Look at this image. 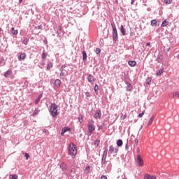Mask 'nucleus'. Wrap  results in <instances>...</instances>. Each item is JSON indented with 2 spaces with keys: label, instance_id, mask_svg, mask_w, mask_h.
Instances as JSON below:
<instances>
[{
  "label": "nucleus",
  "instance_id": "052dcab7",
  "mask_svg": "<svg viewBox=\"0 0 179 179\" xmlns=\"http://www.w3.org/2000/svg\"><path fill=\"white\" fill-rule=\"evenodd\" d=\"M42 65H44V63H42Z\"/></svg>",
  "mask_w": 179,
  "mask_h": 179
},
{
  "label": "nucleus",
  "instance_id": "393cba45",
  "mask_svg": "<svg viewBox=\"0 0 179 179\" xmlns=\"http://www.w3.org/2000/svg\"><path fill=\"white\" fill-rule=\"evenodd\" d=\"M52 66H53L52 62H48L47 64V69L50 70L51 69V68H52Z\"/></svg>",
  "mask_w": 179,
  "mask_h": 179
},
{
  "label": "nucleus",
  "instance_id": "37998d69",
  "mask_svg": "<svg viewBox=\"0 0 179 179\" xmlns=\"http://www.w3.org/2000/svg\"><path fill=\"white\" fill-rule=\"evenodd\" d=\"M85 96H86V97H91L92 94H90V92H85Z\"/></svg>",
  "mask_w": 179,
  "mask_h": 179
},
{
  "label": "nucleus",
  "instance_id": "5701e85b",
  "mask_svg": "<svg viewBox=\"0 0 179 179\" xmlns=\"http://www.w3.org/2000/svg\"><path fill=\"white\" fill-rule=\"evenodd\" d=\"M11 33L13 34V36H16L18 33L17 29H15L14 27L11 28Z\"/></svg>",
  "mask_w": 179,
  "mask_h": 179
},
{
  "label": "nucleus",
  "instance_id": "3c124183",
  "mask_svg": "<svg viewBox=\"0 0 179 179\" xmlns=\"http://www.w3.org/2000/svg\"><path fill=\"white\" fill-rule=\"evenodd\" d=\"M125 118H127V114H124V115L122 116V120H125Z\"/></svg>",
  "mask_w": 179,
  "mask_h": 179
},
{
  "label": "nucleus",
  "instance_id": "bf43d9fd",
  "mask_svg": "<svg viewBox=\"0 0 179 179\" xmlns=\"http://www.w3.org/2000/svg\"><path fill=\"white\" fill-rule=\"evenodd\" d=\"M178 58H179V55H178Z\"/></svg>",
  "mask_w": 179,
  "mask_h": 179
},
{
  "label": "nucleus",
  "instance_id": "f03ea898",
  "mask_svg": "<svg viewBox=\"0 0 179 179\" xmlns=\"http://www.w3.org/2000/svg\"><path fill=\"white\" fill-rule=\"evenodd\" d=\"M68 153L73 159L76 157V153H78V150H76V145L73 144V143H70L69 146Z\"/></svg>",
  "mask_w": 179,
  "mask_h": 179
},
{
  "label": "nucleus",
  "instance_id": "0eeeda50",
  "mask_svg": "<svg viewBox=\"0 0 179 179\" xmlns=\"http://www.w3.org/2000/svg\"><path fill=\"white\" fill-rule=\"evenodd\" d=\"M86 79L87 82H89V83H91L92 85H93V83L96 82V78H94V76H93V75L92 74H88Z\"/></svg>",
  "mask_w": 179,
  "mask_h": 179
},
{
  "label": "nucleus",
  "instance_id": "4be33fe9",
  "mask_svg": "<svg viewBox=\"0 0 179 179\" xmlns=\"http://www.w3.org/2000/svg\"><path fill=\"white\" fill-rule=\"evenodd\" d=\"M168 24H169V21H167V20H165L162 22L161 24V27H166V26H167Z\"/></svg>",
  "mask_w": 179,
  "mask_h": 179
},
{
  "label": "nucleus",
  "instance_id": "423d86ee",
  "mask_svg": "<svg viewBox=\"0 0 179 179\" xmlns=\"http://www.w3.org/2000/svg\"><path fill=\"white\" fill-rule=\"evenodd\" d=\"M102 169H105V171L106 173H110V171H111V162L108 161V162H106V164H105L104 166H101Z\"/></svg>",
  "mask_w": 179,
  "mask_h": 179
},
{
  "label": "nucleus",
  "instance_id": "4468645a",
  "mask_svg": "<svg viewBox=\"0 0 179 179\" xmlns=\"http://www.w3.org/2000/svg\"><path fill=\"white\" fill-rule=\"evenodd\" d=\"M120 32L122 36H127V31L125 30V28H124V25L120 26Z\"/></svg>",
  "mask_w": 179,
  "mask_h": 179
},
{
  "label": "nucleus",
  "instance_id": "39448f33",
  "mask_svg": "<svg viewBox=\"0 0 179 179\" xmlns=\"http://www.w3.org/2000/svg\"><path fill=\"white\" fill-rule=\"evenodd\" d=\"M118 150H119V148L117 146L115 147H114L113 145L109 146V153H110V155H113V156H117V154L118 153Z\"/></svg>",
  "mask_w": 179,
  "mask_h": 179
},
{
  "label": "nucleus",
  "instance_id": "4c0bfd02",
  "mask_svg": "<svg viewBox=\"0 0 179 179\" xmlns=\"http://www.w3.org/2000/svg\"><path fill=\"white\" fill-rule=\"evenodd\" d=\"M85 171H86V174H87V173L90 171V166H87L85 167Z\"/></svg>",
  "mask_w": 179,
  "mask_h": 179
},
{
  "label": "nucleus",
  "instance_id": "b1692460",
  "mask_svg": "<svg viewBox=\"0 0 179 179\" xmlns=\"http://www.w3.org/2000/svg\"><path fill=\"white\" fill-rule=\"evenodd\" d=\"M41 97H43V94H41L37 99L35 101V104H37L38 103H40V101L41 100Z\"/></svg>",
  "mask_w": 179,
  "mask_h": 179
},
{
  "label": "nucleus",
  "instance_id": "c85d7f7f",
  "mask_svg": "<svg viewBox=\"0 0 179 179\" xmlns=\"http://www.w3.org/2000/svg\"><path fill=\"white\" fill-rule=\"evenodd\" d=\"M151 26H157V20H151Z\"/></svg>",
  "mask_w": 179,
  "mask_h": 179
},
{
  "label": "nucleus",
  "instance_id": "2eb2a0df",
  "mask_svg": "<svg viewBox=\"0 0 179 179\" xmlns=\"http://www.w3.org/2000/svg\"><path fill=\"white\" fill-rule=\"evenodd\" d=\"M18 59L19 61H23L24 59H26V53H21L18 57Z\"/></svg>",
  "mask_w": 179,
  "mask_h": 179
},
{
  "label": "nucleus",
  "instance_id": "9b49d317",
  "mask_svg": "<svg viewBox=\"0 0 179 179\" xmlns=\"http://www.w3.org/2000/svg\"><path fill=\"white\" fill-rule=\"evenodd\" d=\"M107 159V157L102 155V158H101V167H104L106 166V164H107V162H108L109 161L106 160Z\"/></svg>",
  "mask_w": 179,
  "mask_h": 179
},
{
  "label": "nucleus",
  "instance_id": "f257e3e1",
  "mask_svg": "<svg viewBox=\"0 0 179 179\" xmlns=\"http://www.w3.org/2000/svg\"><path fill=\"white\" fill-rule=\"evenodd\" d=\"M69 66V64H64L62 65L60 69V73H59V78L62 80H64L66 76H67V75H69V72L70 73H72V68H71L70 69L68 68Z\"/></svg>",
  "mask_w": 179,
  "mask_h": 179
},
{
  "label": "nucleus",
  "instance_id": "6ab92c4d",
  "mask_svg": "<svg viewBox=\"0 0 179 179\" xmlns=\"http://www.w3.org/2000/svg\"><path fill=\"white\" fill-rule=\"evenodd\" d=\"M163 72H164V69L157 70V73H156L157 76H161L162 73H163Z\"/></svg>",
  "mask_w": 179,
  "mask_h": 179
},
{
  "label": "nucleus",
  "instance_id": "a878e982",
  "mask_svg": "<svg viewBox=\"0 0 179 179\" xmlns=\"http://www.w3.org/2000/svg\"><path fill=\"white\" fill-rule=\"evenodd\" d=\"M47 55H48V54L45 52V50H43L42 53V59H45V58H47Z\"/></svg>",
  "mask_w": 179,
  "mask_h": 179
},
{
  "label": "nucleus",
  "instance_id": "1a4fd4ad",
  "mask_svg": "<svg viewBox=\"0 0 179 179\" xmlns=\"http://www.w3.org/2000/svg\"><path fill=\"white\" fill-rule=\"evenodd\" d=\"M136 162L138 166H143V159H142V157H141V155H137Z\"/></svg>",
  "mask_w": 179,
  "mask_h": 179
},
{
  "label": "nucleus",
  "instance_id": "ea45409f",
  "mask_svg": "<svg viewBox=\"0 0 179 179\" xmlns=\"http://www.w3.org/2000/svg\"><path fill=\"white\" fill-rule=\"evenodd\" d=\"M145 114V110H143L141 113L138 114V118H142Z\"/></svg>",
  "mask_w": 179,
  "mask_h": 179
},
{
  "label": "nucleus",
  "instance_id": "49530a36",
  "mask_svg": "<svg viewBox=\"0 0 179 179\" xmlns=\"http://www.w3.org/2000/svg\"><path fill=\"white\" fill-rule=\"evenodd\" d=\"M134 142H135L136 145H138V143H139V140H138V138H136L134 140Z\"/></svg>",
  "mask_w": 179,
  "mask_h": 179
},
{
  "label": "nucleus",
  "instance_id": "8fccbe9b",
  "mask_svg": "<svg viewBox=\"0 0 179 179\" xmlns=\"http://www.w3.org/2000/svg\"><path fill=\"white\" fill-rule=\"evenodd\" d=\"M101 179H107V176H102Z\"/></svg>",
  "mask_w": 179,
  "mask_h": 179
},
{
  "label": "nucleus",
  "instance_id": "a211bd4d",
  "mask_svg": "<svg viewBox=\"0 0 179 179\" xmlns=\"http://www.w3.org/2000/svg\"><path fill=\"white\" fill-rule=\"evenodd\" d=\"M67 131H71V129L69 127H64L62 129L61 135L64 136V134H65Z\"/></svg>",
  "mask_w": 179,
  "mask_h": 179
},
{
  "label": "nucleus",
  "instance_id": "c9c22d12",
  "mask_svg": "<svg viewBox=\"0 0 179 179\" xmlns=\"http://www.w3.org/2000/svg\"><path fill=\"white\" fill-rule=\"evenodd\" d=\"M173 2V0H164V3L167 5H170Z\"/></svg>",
  "mask_w": 179,
  "mask_h": 179
},
{
  "label": "nucleus",
  "instance_id": "473e14b6",
  "mask_svg": "<svg viewBox=\"0 0 179 179\" xmlns=\"http://www.w3.org/2000/svg\"><path fill=\"white\" fill-rule=\"evenodd\" d=\"M37 114H38V108H36L34 113H33L34 117L37 115Z\"/></svg>",
  "mask_w": 179,
  "mask_h": 179
},
{
  "label": "nucleus",
  "instance_id": "680f3d73",
  "mask_svg": "<svg viewBox=\"0 0 179 179\" xmlns=\"http://www.w3.org/2000/svg\"><path fill=\"white\" fill-rule=\"evenodd\" d=\"M0 31H1V28H0Z\"/></svg>",
  "mask_w": 179,
  "mask_h": 179
},
{
  "label": "nucleus",
  "instance_id": "79ce46f5",
  "mask_svg": "<svg viewBox=\"0 0 179 179\" xmlns=\"http://www.w3.org/2000/svg\"><path fill=\"white\" fill-rule=\"evenodd\" d=\"M94 145H96V146H99V145H100V140H96L94 141Z\"/></svg>",
  "mask_w": 179,
  "mask_h": 179
},
{
  "label": "nucleus",
  "instance_id": "a18cd8bd",
  "mask_svg": "<svg viewBox=\"0 0 179 179\" xmlns=\"http://www.w3.org/2000/svg\"><path fill=\"white\" fill-rule=\"evenodd\" d=\"M144 179H150V175H145V176H144Z\"/></svg>",
  "mask_w": 179,
  "mask_h": 179
},
{
  "label": "nucleus",
  "instance_id": "864d4df0",
  "mask_svg": "<svg viewBox=\"0 0 179 179\" xmlns=\"http://www.w3.org/2000/svg\"><path fill=\"white\" fill-rule=\"evenodd\" d=\"M145 45H146L147 47H150V43H147Z\"/></svg>",
  "mask_w": 179,
  "mask_h": 179
},
{
  "label": "nucleus",
  "instance_id": "c756f323",
  "mask_svg": "<svg viewBox=\"0 0 179 179\" xmlns=\"http://www.w3.org/2000/svg\"><path fill=\"white\" fill-rule=\"evenodd\" d=\"M110 24L113 30H117V27L115 26V23L114 22H112Z\"/></svg>",
  "mask_w": 179,
  "mask_h": 179
},
{
  "label": "nucleus",
  "instance_id": "09e8293b",
  "mask_svg": "<svg viewBox=\"0 0 179 179\" xmlns=\"http://www.w3.org/2000/svg\"><path fill=\"white\" fill-rule=\"evenodd\" d=\"M125 149H126V150H128V141L126 143Z\"/></svg>",
  "mask_w": 179,
  "mask_h": 179
},
{
  "label": "nucleus",
  "instance_id": "6e6552de",
  "mask_svg": "<svg viewBox=\"0 0 179 179\" xmlns=\"http://www.w3.org/2000/svg\"><path fill=\"white\" fill-rule=\"evenodd\" d=\"M94 120H100L101 118V110L97 109L94 114Z\"/></svg>",
  "mask_w": 179,
  "mask_h": 179
},
{
  "label": "nucleus",
  "instance_id": "f704fd0d",
  "mask_svg": "<svg viewBox=\"0 0 179 179\" xmlns=\"http://www.w3.org/2000/svg\"><path fill=\"white\" fill-rule=\"evenodd\" d=\"M95 52L97 55H99V54H100V52H101V50L99 48H96Z\"/></svg>",
  "mask_w": 179,
  "mask_h": 179
},
{
  "label": "nucleus",
  "instance_id": "f8f14e48",
  "mask_svg": "<svg viewBox=\"0 0 179 179\" xmlns=\"http://www.w3.org/2000/svg\"><path fill=\"white\" fill-rule=\"evenodd\" d=\"M59 167H60L61 170H62V171L64 173H65V171H66L68 170V166L64 162H62L60 164V166Z\"/></svg>",
  "mask_w": 179,
  "mask_h": 179
},
{
  "label": "nucleus",
  "instance_id": "7ed1b4c3",
  "mask_svg": "<svg viewBox=\"0 0 179 179\" xmlns=\"http://www.w3.org/2000/svg\"><path fill=\"white\" fill-rule=\"evenodd\" d=\"M49 111L50 113V115L55 118L57 115H58V106L55 103H52L50 106Z\"/></svg>",
  "mask_w": 179,
  "mask_h": 179
},
{
  "label": "nucleus",
  "instance_id": "a19ab883",
  "mask_svg": "<svg viewBox=\"0 0 179 179\" xmlns=\"http://www.w3.org/2000/svg\"><path fill=\"white\" fill-rule=\"evenodd\" d=\"M173 97H178L179 99V92H174Z\"/></svg>",
  "mask_w": 179,
  "mask_h": 179
},
{
  "label": "nucleus",
  "instance_id": "412c9836",
  "mask_svg": "<svg viewBox=\"0 0 179 179\" xmlns=\"http://www.w3.org/2000/svg\"><path fill=\"white\" fill-rule=\"evenodd\" d=\"M83 61L87 60V54L86 53V51H83Z\"/></svg>",
  "mask_w": 179,
  "mask_h": 179
},
{
  "label": "nucleus",
  "instance_id": "9d476101",
  "mask_svg": "<svg viewBox=\"0 0 179 179\" xmlns=\"http://www.w3.org/2000/svg\"><path fill=\"white\" fill-rule=\"evenodd\" d=\"M112 34L113 41H117L118 40V32L117 31V29L113 30Z\"/></svg>",
  "mask_w": 179,
  "mask_h": 179
},
{
  "label": "nucleus",
  "instance_id": "cd10ccee",
  "mask_svg": "<svg viewBox=\"0 0 179 179\" xmlns=\"http://www.w3.org/2000/svg\"><path fill=\"white\" fill-rule=\"evenodd\" d=\"M17 174H10L9 176V179H17Z\"/></svg>",
  "mask_w": 179,
  "mask_h": 179
},
{
  "label": "nucleus",
  "instance_id": "20e7f679",
  "mask_svg": "<svg viewBox=\"0 0 179 179\" xmlns=\"http://www.w3.org/2000/svg\"><path fill=\"white\" fill-rule=\"evenodd\" d=\"M94 131H96V126H94V121L90 120L88 122V133L90 134V135H92V134H93Z\"/></svg>",
  "mask_w": 179,
  "mask_h": 179
},
{
  "label": "nucleus",
  "instance_id": "aec40b11",
  "mask_svg": "<svg viewBox=\"0 0 179 179\" xmlns=\"http://www.w3.org/2000/svg\"><path fill=\"white\" fill-rule=\"evenodd\" d=\"M128 64L130 66H135L136 65V61H132V60H129L128 62Z\"/></svg>",
  "mask_w": 179,
  "mask_h": 179
},
{
  "label": "nucleus",
  "instance_id": "4d7b16f0",
  "mask_svg": "<svg viewBox=\"0 0 179 179\" xmlns=\"http://www.w3.org/2000/svg\"><path fill=\"white\" fill-rule=\"evenodd\" d=\"M0 64H2V62L0 60Z\"/></svg>",
  "mask_w": 179,
  "mask_h": 179
},
{
  "label": "nucleus",
  "instance_id": "603ef678",
  "mask_svg": "<svg viewBox=\"0 0 179 179\" xmlns=\"http://www.w3.org/2000/svg\"><path fill=\"white\" fill-rule=\"evenodd\" d=\"M150 179H156V176H150Z\"/></svg>",
  "mask_w": 179,
  "mask_h": 179
},
{
  "label": "nucleus",
  "instance_id": "de8ad7c7",
  "mask_svg": "<svg viewBox=\"0 0 179 179\" xmlns=\"http://www.w3.org/2000/svg\"><path fill=\"white\" fill-rule=\"evenodd\" d=\"M24 156L26 157V160H28V159H29V154L25 153Z\"/></svg>",
  "mask_w": 179,
  "mask_h": 179
},
{
  "label": "nucleus",
  "instance_id": "5fc2aeb1",
  "mask_svg": "<svg viewBox=\"0 0 179 179\" xmlns=\"http://www.w3.org/2000/svg\"><path fill=\"white\" fill-rule=\"evenodd\" d=\"M134 2H135V0H131V4L133 5Z\"/></svg>",
  "mask_w": 179,
  "mask_h": 179
},
{
  "label": "nucleus",
  "instance_id": "7c9ffc66",
  "mask_svg": "<svg viewBox=\"0 0 179 179\" xmlns=\"http://www.w3.org/2000/svg\"><path fill=\"white\" fill-rule=\"evenodd\" d=\"M154 120H155V116H152L150 120L148 121V125H150L152 122H153Z\"/></svg>",
  "mask_w": 179,
  "mask_h": 179
},
{
  "label": "nucleus",
  "instance_id": "6e6d98bb",
  "mask_svg": "<svg viewBox=\"0 0 179 179\" xmlns=\"http://www.w3.org/2000/svg\"><path fill=\"white\" fill-rule=\"evenodd\" d=\"M23 0H19V3H22V1Z\"/></svg>",
  "mask_w": 179,
  "mask_h": 179
},
{
  "label": "nucleus",
  "instance_id": "ddd939ff",
  "mask_svg": "<svg viewBox=\"0 0 179 179\" xmlns=\"http://www.w3.org/2000/svg\"><path fill=\"white\" fill-rule=\"evenodd\" d=\"M126 85H127V91L131 92V90H132L133 89L132 85H131V83H129V82H126Z\"/></svg>",
  "mask_w": 179,
  "mask_h": 179
},
{
  "label": "nucleus",
  "instance_id": "13d9d810",
  "mask_svg": "<svg viewBox=\"0 0 179 179\" xmlns=\"http://www.w3.org/2000/svg\"><path fill=\"white\" fill-rule=\"evenodd\" d=\"M100 41H103V39H101Z\"/></svg>",
  "mask_w": 179,
  "mask_h": 179
},
{
  "label": "nucleus",
  "instance_id": "dca6fc26",
  "mask_svg": "<svg viewBox=\"0 0 179 179\" xmlns=\"http://www.w3.org/2000/svg\"><path fill=\"white\" fill-rule=\"evenodd\" d=\"M12 76V71L8 70L4 73V78H9V76Z\"/></svg>",
  "mask_w": 179,
  "mask_h": 179
},
{
  "label": "nucleus",
  "instance_id": "f3484780",
  "mask_svg": "<svg viewBox=\"0 0 179 179\" xmlns=\"http://www.w3.org/2000/svg\"><path fill=\"white\" fill-rule=\"evenodd\" d=\"M55 86L56 87H59L61 86V80L56 79L55 81Z\"/></svg>",
  "mask_w": 179,
  "mask_h": 179
},
{
  "label": "nucleus",
  "instance_id": "e433bc0d",
  "mask_svg": "<svg viewBox=\"0 0 179 179\" xmlns=\"http://www.w3.org/2000/svg\"><path fill=\"white\" fill-rule=\"evenodd\" d=\"M78 120L80 124H82V122H83V116H80V117H78Z\"/></svg>",
  "mask_w": 179,
  "mask_h": 179
},
{
  "label": "nucleus",
  "instance_id": "c03bdc74",
  "mask_svg": "<svg viewBox=\"0 0 179 179\" xmlns=\"http://www.w3.org/2000/svg\"><path fill=\"white\" fill-rule=\"evenodd\" d=\"M108 150L107 149L104 150L103 151V155L102 156H105V157H107V153H108Z\"/></svg>",
  "mask_w": 179,
  "mask_h": 179
},
{
  "label": "nucleus",
  "instance_id": "72a5a7b5",
  "mask_svg": "<svg viewBox=\"0 0 179 179\" xmlns=\"http://www.w3.org/2000/svg\"><path fill=\"white\" fill-rule=\"evenodd\" d=\"M122 145V141L121 139L117 140V146H121Z\"/></svg>",
  "mask_w": 179,
  "mask_h": 179
},
{
  "label": "nucleus",
  "instance_id": "58836bf2",
  "mask_svg": "<svg viewBox=\"0 0 179 179\" xmlns=\"http://www.w3.org/2000/svg\"><path fill=\"white\" fill-rule=\"evenodd\" d=\"M94 92H96L99 91V85H98L97 84H96V85H94Z\"/></svg>",
  "mask_w": 179,
  "mask_h": 179
},
{
  "label": "nucleus",
  "instance_id": "bb28decb",
  "mask_svg": "<svg viewBox=\"0 0 179 179\" xmlns=\"http://www.w3.org/2000/svg\"><path fill=\"white\" fill-rule=\"evenodd\" d=\"M151 82H152V78L150 77L147 78V79L145 80L146 85H150Z\"/></svg>",
  "mask_w": 179,
  "mask_h": 179
},
{
  "label": "nucleus",
  "instance_id": "2f4dec72",
  "mask_svg": "<svg viewBox=\"0 0 179 179\" xmlns=\"http://www.w3.org/2000/svg\"><path fill=\"white\" fill-rule=\"evenodd\" d=\"M28 43H29V40L27 38H24L22 41V44H24V45H27Z\"/></svg>",
  "mask_w": 179,
  "mask_h": 179
}]
</instances>
